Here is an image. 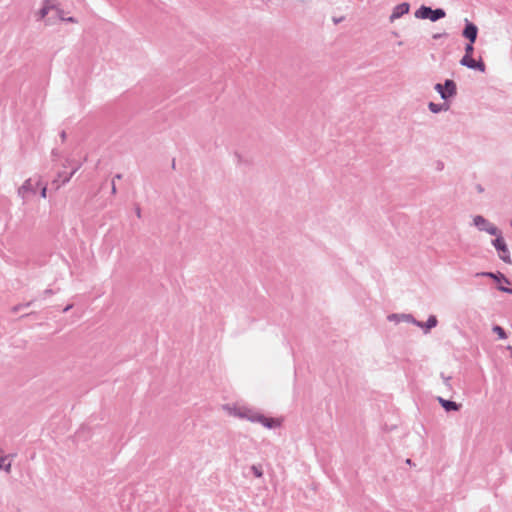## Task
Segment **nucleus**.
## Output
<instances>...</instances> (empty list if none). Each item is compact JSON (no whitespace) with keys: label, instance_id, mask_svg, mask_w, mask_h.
<instances>
[{"label":"nucleus","instance_id":"obj_11","mask_svg":"<svg viewBox=\"0 0 512 512\" xmlns=\"http://www.w3.org/2000/svg\"><path fill=\"white\" fill-rule=\"evenodd\" d=\"M476 276H482V277H489L497 282H505L506 284H510V281L508 278H506L502 273H494V272H480L477 273Z\"/></svg>","mask_w":512,"mask_h":512},{"label":"nucleus","instance_id":"obj_10","mask_svg":"<svg viewBox=\"0 0 512 512\" xmlns=\"http://www.w3.org/2000/svg\"><path fill=\"white\" fill-rule=\"evenodd\" d=\"M255 420H257L256 423H261L264 427H266L268 429H272L277 426H280V422L278 420L273 419V418H268L261 413L259 414V416L257 418H255Z\"/></svg>","mask_w":512,"mask_h":512},{"label":"nucleus","instance_id":"obj_25","mask_svg":"<svg viewBox=\"0 0 512 512\" xmlns=\"http://www.w3.org/2000/svg\"><path fill=\"white\" fill-rule=\"evenodd\" d=\"M52 294H53V291L51 289H46L43 292V298H46L47 296L52 295Z\"/></svg>","mask_w":512,"mask_h":512},{"label":"nucleus","instance_id":"obj_24","mask_svg":"<svg viewBox=\"0 0 512 512\" xmlns=\"http://www.w3.org/2000/svg\"><path fill=\"white\" fill-rule=\"evenodd\" d=\"M58 14H60V10H57ZM59 17L62 19V20H65V21H68V22H75V19L73 17H69L67 19H65L64 17H62L61 15H59Z\"/></svg>","mask_w":512,"mask_h":512},{"label":"nucleus","instance_id":"obj_1","mask_svg":"<svg viewBox=\"0 0 512 512\" xmlns=\"http://www.w3.org/2000/svg\"><path fill=\"white\" fill-rule=\"evenodd\" d=\"M400 316L402 318H405L406 322L412 323L415 326L422 328L423 332L425 334L429 333V331L432 328L436 327L438 324V320H437L436 316H434V315H430L426 322H421V321L416 320L411 314H390V315H388L387 318H388V320H394Z\"/></svg>","mask_w":512,"mask_h":512},{"label":"nucleus","instance_id":"obj_23","mask_svg":"<svg viewBox=\"0 0 512 512\" xmlns=\"http://www.w3.org/2000/svg\"><path fill=\"white\" fill-rule=\"evenodd\" d=\"M498 289L504 293L512 294V288L506 286H498Z\"/></svg>","mask_w":512,"mask_h":512},{"label":"nucleus","instance_id":"obj_29","mask_svg":"<svg viewBox=\"0 0 512 512\" xmlns=\"http://www.w3.org/2000/svg\"><path fill=\"white\" fill-rule=\"evenodd\" d=\"M393 321H395L397 323L400 322V321H405L406 322L405 318H402L401 316L396 318V319H394Z\"/></svg>","mask_w":512,"mask_h":512},{"label":"nucleus","instance_id":"obj_26","mask_svg":"<svg viewBox=\"0 0 512 512\" xmlns=\"http://www.w3.org/2000/svg\"><path fill=\"white\" fill-rule=\"evenodd\" d=\"M135 213H136V215H137V217H138V218H140V217H141V209H140V207H139V206H137V207L135 208Z\"/></svg>","mask_w":512,"mask_h":512},{"label":"nucleus","instance_id":"obj_8","mask_svg":"<svg viewBox=\"0 0 512 512\" xmlns=\"http://www.w3.org/2000/svg\"><path fill=\"white\" fill-rule=\"evenodd\" d=\"M460 64L469 69L478 70L480 72H485L486 69L484 62L481 59L476 61L472 57L468 58V56H463L460 60Z\"/></svg>","mask_w":512,"mask_h":512},{"label":"nucleus","instance_id":"obj_15","mask_svg":"<svg viewBox=\"0 0 512 512\" xmlns=\"http://www.w3.org/2000/svg\"><path fill=\"white\" fill-rule=\"evenodd\" d=\"M428 108L429 110L432 112V113H439L441 111H446L449 109V106L446 104V103H443V104H439V103H434V102H430L428 104Z\"/></svg>","mask_w":512,"mask_h":512},{"label":"nucleus","instance_id":"obj_4","mask_svg":"<svg viewBox=\"0 0 512 512\" xmlns=\"http://www.w3.org/2000/svg\"><path fill=\"white\" fill-rule=\"evenodd\" d=\"M434 89L439 93L441 99L445 101L457 94L456 83L451 79H446L443 84H435Z\"/></svg>","mask_w":512,"mask_h":512},{"label":"nucleus","instance_id":"obj_20","mask_svg":"<svg viewBox=\"0 0 512 512\" xmlns=\"http://www.w3.org/2000/svg\"><path fill=\"white\" fill-rule=\"evenodd\" d=\"M500 259L505 263H511L509 250L506 249V252H499Z\"/></svg>","mask_w":512,"mask_h":512},{"label":"nucleus","instance_id":"obj_5","mask_svg":"<svg viewBox=\"0 0 512 512\" xmlns=\"http://www.w3.org/2000/svg\"><path fill=\"white\" fill-rule=\"evenodd\" d=\"M473 224L478 228V230L485 231L490 235L499 234V229L481 215H476L473 218Z\"/></svg>","mask_w":512,"mask_h":512},{"label":"nucleus","instance_id":"obj_33","mask_svg":"<svg viewBox=\"0 0 512 512\" xmlns=\"http://www.w3.org/2000/svg\"><path fill=\"white\" fill-rule=\"evenodd\" d=\"M477 189H478L479 192L483 191V188L480 185L477 187Z\"/></svg>","mask_w":512,"mask_h":512},{"label":"nucleus","instance_id":"obj_31","mask_svg":"<svg viewBox=\"0 0 512 512\" xmlns=\"http://www.w3.org/2000/svg\"><path fill=\"white\" fill-rule=\"evenodd\" d=\"M61 138H62V140H64V139L66 138V133H65V131H62V132H61Z\"/></svg>","mask_w":512,"mask_h":512},{"label":"nucleus","instance_id":"obj_6","mask_svg":"<svg viewBox=\"0 0 512 512\" xmlns=\"http://www.w3.org/2000/svg\"><path fill=\"white\" fill-rule=\"evenodd\" d=\"M259 414H260L259 412L254 411L247 407H239V408L234 409L235 416L242 418V419H247L252 423L257 422V420H255V418H257L259 416Z\"/></svg>","mask_w":512,"mask_h":512},{"label":"nucleus","instance_id":"obj_16","mask_svg":"<svg viewBox=\"0 0 512 512\" xmlns=\"http://www.w3.org/2000/svg\"><path fill=\"white\" fill-rule=\"evenodd\" d=\"M79 165H76L72 168L70 173H59V178H61L62 184H65L69 182V180L72 178V176L76 173V171L79 169Z\"/></svg>","mask_w":512,"mask_h":512},{"label":"nucleus","instance_id":"obj_34","mask_svg":"<svg viewBox=\"0 0 512 512\" xmlns=\"http://www.w3.org/2000/svg\"><path fill=\"white\" fill-rule=\"evenodd\" d=\"M115 178H117V179H121V174H117V175H115Z\"/></svg>","mask_w":512,"mask_h":512},{"label":"nucleus","instance_id":"obj_2","mask_svg":"<svg viewBox=\"0 0 512 512\" xmlns=\"http://www.w3.org/2000/svg\"><path fill=\"white\" fill-rule=\"evenodd\" d=\"M39 186L40 180H33L32 178H29L19 187L18 195L24 203L29 202L36 196Z\"/></svg>","mask_w":512,"mask_h":512},{"label":"nucleus","instance_id":"obj_12","mask_svg":"<svg viewBox=\"0 0 512 512\" xmlns=\"http://www.w3.org/2000/svg\"><path fill=\"white\" fill-rule=\"evenodd\" d=\"M439 403L444 408L445 411H458L460 409V405L452 400H447L442 397L438 398Z\"/></svg>","mask_w":512,"mask_h":512},{"label":"nucleus","instance_id":"obj_22","mask_svg":"<svg viewBox=\"0 0 512 512\" xmlns=\"http://www.w3.org/2000/svg\"><path fill=\"white\" fill-rule=\"evenodd\" d=\"M252 471L254 473V475L256 477H261L262 476V470L260 468H258L257 466L253 465L252 466Z\"/></svg>","mask_w":512,"mask_h":512},{"label":"nucleus","instance_id":"obj_27","mask_svg":"<svg viewBox=\"0 0 512 512\" xmlns=\"http://www.w3.org/2000/svg\"><path fill=\"white\" fill-rule=\"evenodd\" d=\"M444 34H441V33H437V34H434L433 35V38L434 39H440Z\"/></svg>","mask_w":512,"mask_h":512},{"label":"nucleus","instance_id":"obj_7","mask_svg":"<svg viewBox=\"0 0 512 512\" xmlns=\"http://www.w3.org/2000/svg\"><path fill=\"white\" fill-rule=\"evenodd\" d=\"M462 35L470 42L475 43L478 35V27L466 18Z\"/></svg>","mask_w":512,"mask_h":512},{"label":"nucleus","instance_id":"obj_14","mask_svg":"<svg viewBox=\"0 0 512 512\" xmlns=\"http://www.w3.org/2000/svg\"><path fill=\"white\" fill-rule=\"evenodd\" d=\"M54 8V5L51 4V0H45L42 8L38 12V19H44L46 15L49 13L51 9Z\"/></svg>","mask_w":512,"mask_h":512},{"label":"nucleus","instance_id":"obj_28","mask_svg":"<svg viewBox=\"0 0 512 512\" xmlns=\"http://www.w3.org/2000/svg\"><path fill=\"white\" fill-rule=\"evenodd\" d=\"M116 193V185H115V182L114 180L112 181V194H115Z\"/></svg>","mask_w":512,"mask_h":512},{"label":"nucleus","instance_id":"obj_32","mask_svg":"<svg viewBox=\"0 0 512 512\" xmlns=\"http://www.w3.org/2000/svg\"><path fill=\"white\" fill-rule=\"evenodd\" d=\"M340 21H342V18L334 19V22H335V23H339Z\"/></svg>","mask_w":512,"mask_h":512},{"label":"nucleus","instance_id":"obj_3","mask_svg":"<svg viewBox=\"0 0 512 512\" xmlns=\"http://www.w3.org/2000/svg\"><path fill=\"white\" fill-rule=\"evenodd\" d=\"M446 16V12L442 8L432 9L431 7L422 5L415 12V17L418 19H429L436 22Z\"/></svg>","mask_w":512,"mask_h":512},{"label":"nucleus","instance_id":"obj_9","mask_svg":"<svg viewBox=\"0 0 512 512\" xmlns=\"http://www.w3.org/2000/svg\"><path fill=\"white\" fill-rule=\"evenodd\" d=\"M409 9H410V5L406 2H403V3H400L398 5H396L394 8H393V11L390 15V20L391 21H394L400 17H402L403 15L407 14L409 12Z\"/></svg>","mask_w":512,"mask_h":512},{"label":"nucleus","instance_id":"obj_21","mask_svg":"<svg viewBox=\"0 0 512 512\" xmlns=\"http://www.w3.org/2000/svg\"><path fill=\"white\" fill-rule=\"evenodd\" d=\"M38 189H40V196H41L42 198H46V193H47V187H46V185H45V184H43V183L40 181V186H39V188H38Z\"/></svg>","mask_w":512,"mask_h":512},{"label":"nucleus","instance_id":"obj_19","mask_svg":"<svg viewBox=\"0 0 512 512\" xmlns=\"http://www.w3.org/2000/svg\"><path fill=\"white\" fill-rule=\"evenodd\" d=\"M474 43L470 42L467 43L465 45V55L464 56H468V58H471L472 57V54L474 52V46H473Z\"/></svg>","mask_w":512,"mask_h":512},{"label":"nucleus","instance_id":"obj_18","mask_svg":"<svg viewBox=\"0 0 512 512\" xmlns=\"http://www.w3.org/2000/svg\"><path fill=\"white\" fill-rule=\"evenodd\" d=\"M11 469V461L9 460V456H2V470L5 472H10Z\"/></svg>","mask_w":512,"mask_h":512},{"label":"nucleus","instance_id":"obj_17","mask_svg":"<svg viewBox=\"0 0 512 512\" xmlns=\"http://www.w3.org/2000/svg\"><path fill=\"white\" fill-rule=\"evenodd\" d=\"M492 330H493L494 333H496L498 335V337L500 339H506L507 338V334H506L505 330L501 326L494 325Z\"/></svg>","mask_w":512,"mask_h":512},{"label":"nucleus","instance_id":"obj_13","mask_svg":"<svg viewBox=\"0 0 512 512\" xmlns=\"http://www.w3.org/2000/svg\"><path fill=\"white\" fill-rule=\"evenodd\" d=\"M496 238L492 241L493 246L498 252H506L507 245L505 243V240L501 236V232L499 231L498 235H495Z\"/></svg>","mask_w":512,"mask_h":512},{"label":"nucleus","instance_id":"obj_30","mask_svg":"<svg viewBox=\"0 0 512 512\" xmlns=\"http://www.w3.org/2000/svg\"><path fill=\"white\" fill-rule=\"evenodd\" d=\"M72 308V305H67L64 309H63V312H68L70 309Z\"/></svg>","mask_w":512,"mask_h":512}]
</instances>
